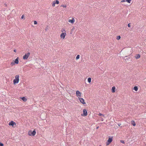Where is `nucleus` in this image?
<instances>
[{
  "label": "nucleus",
  "mask_w": 146,
  "mask_h": 146,
  "mask_svg": "<svg viewBox=\"0 0 146 146\" xmlns=\"http://www.w3.org/2000/svg\"><path fill=\"white\" fill-rule=\"evenodd\" d=\"M19 81V75H17L15 76V78L13 80V83L15 85L18 83Z\"/></svg>",
  "instance_id": "1"
},
{
  "label": "nucleus",
  "mask_w": 146,
  "mask_h": 146,
  "mask_svg": "<svg viewBox=\"0 0 146 146\" xmlns=\"http://www.w3.org/2000/svg\"><path fill=\"white\" fill-rule=\"evenodd\" d=\"M36 134V132L35 130L33 131L30 130L28 132V135L29 136H34Z\"/></svg>",
  "instance_id": "2"
},
{
  "label": "nucleus",
  "mask_w": 146,
  "mask_h": 146,
  "mask_svg": "<svg viewBox=\"0 0 146 146\" xmlns=\"http://www.w3.org/2000/svg\"><path fill=\"white\" fill-rule=\"evenodd\" d=\"M30 55V52H28L26 53L25 55L23 56V59L24 60H27Z\"/></svg>",
  "instance_id": "3"
},
{
  "label": "nucleus",
  "mask_w": 146,
  "mask_h": 146,
  "mask_svg": "<svg viewBox=\"0 0 146 146\" xmlns=\"http://www.w3.org/2000/svg\"><path fill=\"white\" fill-rule=\"evenodd\" d=\"M76 96L78 97V99L79 98H81L82 96V93L79 90H77L76 91Z\"/></svg>",
  "instance_id": "4"
},
{
  "label": "nucleus",
  "mask_w": 146,
  "mask_h": 146,
  "mask_svg": "<svg viewBox=\"0 0 146 146\" xmlns=\"http://www.w3.org/2000/svg\"><path fill=\"white\" fill-rule=\"evenodd\" d=\"M9 125L12 126L13 127H15L16 126V123L13 121H11L9 123Z\"/></svg>",
  "instance_id": "5"
},
{
  "label": "nucleus",
  "mask_w": 146,
  "mask_h": 146,
  "mask_svg": "<svg viewBox=\"0 0 146 146\" xmlns=\"http://www.w3.org/2000/svg\"><path fill=\"white\" fill-rule=\"evenodd\" d=\"M59 1L58 0H56L53 1L51 3L52 6L54 7L55 6V4H58L59 3Z\"/></svg>",
  "instance_id": "6"
},
{
  "label": "nucleus",
  "mask_w": 146,
  "mask_h": 146,
  "mask_svg": "<svg viewBox=\"0 0 146 146\" xmlns=\"http://www.w3.org/2000/svg\"><path fill=\"white\" fill-rule=\"evenodd\" d=\"M88 115L87 111L85 109H84L83 110V113L81 114V116H86Z\"/></svg>",
  "instance_id": "7"
},
{
  "label": "nucleus",
  "mask_w": 146,
  "mask_h": 146,
  "mask_svg": "<svg viewBox=\"0 0 146 146\" xmlns=\"http://www.w3.org/2000/svg\"><path fill=\"white\" fill-rule=\"evenodd\" d=\"M113 137H110L108 139V140L107 142L106 143V144L107 145H109L110 144L112 141Z\"/></svg>",
  "instance_id": "8"
},
{
  "label": "nucleus",
  "mask_w": 146,
  "mask_h": 146,
  "mask_svg": "<svg viewBox=\"0 0 146 146\" xmlns=\"http://www.w3.org/2000/svg\"><path fill=\"white\" fill-rule=\"evenodd\" d=\"M66 35V33H62L60 35V37L61 39H64L65 36Z\"/></svg>",
  "instance_id": "9"
},
{
  "label": "nucleus",
  "mask_w": 146,
  "mask_h": 146,
  "mask_svg": "<svg viewBox=\"0 0 146 146\" xmlns=\"http://www.w3.org/2000/svg\"><path fill=\"white\" fill-rule=\"evenodd\" d=\"M68 22L72 24H74L75 22V19L74 18L72 17L71 19H69L68 20Z\"/></svg>",
  "instance_id": "10"
},
{
  "label": "nucleus",
  "mask_w": 146,
  "mask_h": 146,
  "mask_svg": "<svg viewBox=\"0 0 146 146\" xmlns=\"http://www.w3.org/2000/svg\"><path fill=\"white\" fill-rule=\"evenodd\" d=\"M78 100H79L80 102L83 104H86V102H85V100L83 98H79Z\"/></svg>",
  "instance_id": "11"
},
{
  "label": "nucleus",
  "mask_w": 146,
  "mask_h": 146,
  "mask_svg": "<svg viewBox=\"0 0 146 146\" xmlns=\"http://www.w3.org/2000/svg\"><path fill=\"white\" fill-rule=\"evenodd\" d=\"M19 58L18 57L16 58L15 60H13V61L14 62L15 64H18L19 62Z\"/></svg>",
  "instance_id": "12"
},
{
  "label": "nucleus",
  "mask_w": 146,
  "mask_h": 146,
  "mask_svg": "<svg viewBox=\"0 0 146 146\" xmlns=\"http://www.w3.org/2000/svg\"><path fill=\"white\" fill-rule=\"evenodd\" d=\"M131 1V0H122L121 1V2L123 3L125 2V1L127 2V3H130Z\"/></svg>",
  "instance_id": "13"
},
{
  "label": "nucleus",
  "mask_w": 146,
  "mask_h": 146,
  "mask_svg": "<svg viewBox=\"0 0 146 146\" xmlns=\"http://www.w3.org/2000/svg\"><path fill=\"white\" fill-rule=\"evenodd\" d=\"M141 56L139 54H137L135 56V57L136 59H138Z\"/></svg>",
  "instance_id": "14"
},
{
  "label": "nucleus",
  "mask_w": 146,
  "mask_h": 146,
  "mask_svg": "<svg viewBox=\"0 0 146 146\" xmlns=\"http://www.w3.org/2000/svg\"><path fill=\"white\" fill-rule=\"evenodd\" d=\"M115 86H113L111 88V92L112 93H114L115 92Z\"/></svg>",
  "instance_id": "15"
},
{
  "label": "nucleus",
  "mask_w": 146,
  "mask_h": 146,
  "mask_svg": "<svg viewBox=\"0 0 146 146\" xmlns=\"http://www.w3.org/2000/svg\"><path fill=\"white\" fill-rule=\"evenodd\" d=\"M21 99L24 102H26L27 100V99L25 97H23L21 98Z\"/></svg>",
  "instance_id": "16"
},
{
  "label": "nucleus",
  "mask_w": 146,
  "mask_h": 146,
  "mask_svg": "<svg viewBox=\"0 0 146 146\" xmlns=\"http://www.w3.org/2000/svg\"><path fill=\"white\" fill-rule=\"evenodd\" d=\"M131 124L134 126H135L136 125V123L134 120H132L131 121Z\"/></svg>",
  "instance_id": "17"
},
{
  "label": "nucleus",
  "mask_w": 146,
  "mask_h": 146,
  "mask_svg": "<svg viewBox=\"0 0 146 146\" xmlns=\"http://www.w3.org/2000/svg\"><path fill=\"white\" fill-rule=\"evenodd\" d=\"M61 32L62 33H66V31L64 28H62L61 30Z\"/></svg>",
  "instance_id": "18"
},
{
  "label": "nucleus",
  "mask_w": 146,
  "mask_h": 146,
  "mask_svg": "<svg viewBox=\"0 0 146 146\" xmlns=\"http://www.w3.org/2000/svg\"><path fill=\"white\" fill-rule=\"evenodd\" d=\"M133 90H134L135 91H137L138 90V88L137 86H135L133 88Z\"/></svg>",
  "instance_id": "19"
},
{
  "label": "nucleus",
  "mask_w": 146,
  "mask_h": 146,
  "mask_svg": "<svg viewBox=\"0 0 146 146\" xmlns=\"http://www.w3.org/2000/svg\"><path fill=\"white\" fill-rule=\"evenodd\" d=\"M15 62H14V61H13L11 63V64H10V65H11V66H13L15 64Z\"/></svg>",
  "instance_id": "20"
},
{
  "label": "nucleus",
  "mask_w": 146,
  "mask_h": 146,
  "mask_svg": "<svg viewBox=\"0 0 146 146\" xmlns=\"http://www.w3.org/2000/svg\"><path fill=\"white\" fill-rule=\"evenodd\" d=\"M88 81L89 83H90L91 82V78H88Z\"/></svg>",
  "instance_id": "21"
},
{
  "label": "nucleus",
  "mask_w": 146,
  "mask_h": 146,
  "mask_svg": "<svg viewBox=\"0 0 146 146\" xmlns=\"http://www.w3.org/2000/svg\"><path fill=\"white\" fill-rule=\"evenodd\" d=\"M121 38V37L120 36H118L116 37V38L117 40H119Z\"/></svg>",
  "instance_id": "22"
},
{
  "label": "nucleus",
  "mask_w": 146,
  "mask_h": 146,
  "mask_svg": "<svg viewBox=\"0 0 146 146\" xmlns=\"http://www.w3.org/2000/svg\"><path fill=\"white\" fill-rule=\"evenodd\" d=\"M80 56L79 55H78L76 57V60H77L80 58Z\"/></svg>",
  "instance_id": "23"
},
{
  "label": "nucleus",
  "mask_w": 146,
  "mask_h": 146,
  "mask_svg": "<svg viewBox=\"0 0 146 146\" xmlns=\"http://www.w3.org/2000/svg\"><path fill=\"white\" fill-rule=\"evenodd\" d=\"M60 6L63 7L64 8H66L67 7V6L66 5H62Z\"/></svg>",
  "instance_id": "24"
},
{
  "label": "nucleus",
  "mask_w": 146,
  "mask_h": 146,
  "mask_svg": "<svg viewBox=\"0 0 146 146\" xmlns=\"http://www.w3.org/2000/svg\"><path fill=\"white\" fill-rule=\"evenodd\" d=\"M98 115H100V116L102 115V116H103L104 117V116H104V115H103V114H102V113H99L98 114Z\"/></svg>",
  "instance_id": "25"
},
{
  "label": "nucleus",
  "mask_w": 146,
  "mask_h": 146,
  "mask_svg": "<svg viewBox=\"0 0 146 146\" xmlns=\"http://www.w3.org/2000/svg\"><path fill=\"white\" fill-rule=\"evenodd\" d=\"M24 17H25V15H23L22 16H21V19H24Z\"/></svg>",
  "instance_id": "26"
},
{
  "label": "nucleus",
  "mask_w": 146,
  "mask_h": 146,
  "mask_svg": "<svg viewBox=\"0 0 146 146\" xmlns=\"http://www.w3.org/2000/svg\"><path fill=\"white\" fill-rule=\"evenodd\" d=\"M34 24L35 25H36L37 24V22L36 21H34Z\"/></svg>",
  "instance_id": "27"
},
{
  "label": "nucleus",
  "mask_w": 146,
  "mask_h": 146,
  "mask_svg": "<svg viewBox=\"0 0 146 146\" xmlns=\"http://www.w3.org/2000/svg\"><path fill=\"white\" fill-rule=\"evenodd\" d=\"M120 142L123 143L124 144L125 143L124 141L123 140H121Z\"/></svg>",
  "instance_id": "28"
},
{
  "label": "nucleus",
  "mask_w": 146,
  "mask_h": 146,
  "mask_svg": "<svg viewBox=\"0 0 146 146\" xmlns=\"http://www.w3.org/2000/svg\"><path fill=\"white\" fill-rule=\"evenodd\" d=\"M3 146V144L1 143H0V146Z\"/></svg>",
  "instance_id": "29"
},
{
  "label": "nucleus",
  "mask_w": 146,
  "mask_h": 146,
  "mask_svg": "<svg viewBox=\"0 0 146 146\" xmlns=\"http://www.w3.org/2000/svg\"><path fill=\"white\" fill-rule=\"evenodd\" d=\"M128 26L129 27H131L130 23H129L128 24Z\"/></svg>",
  "instance_id": "30"
},
{
  "label": "nucleus",
  "mask_w": 146,
  "mask_h": 146,
  "mask_svg": "<svg viewBox=\"0 0 146 146\" xmlns=\"http://www.w3.org/2000/svg\"><path fill=\"white\" fill-rule=\"evenodd\" d=\"M101 118V120L102 121H103L104 120V119L102 117H100Z\"/></svg>",
  "instance_id": "31"
},
{
  "label": "nucleus",
  "mask_w": 146,
  "mask_h": 146,
  "mask_svg": "<svg viewBox=\"0 0 146 146\" xmlns=\"http://www.w3.org/2000/svg\"><path fill=\"white\" fill-rule=\"evenodd\" d=\"M121 123H119L118 124V126H120L121 125Z\"/></svg>",
  "instance_id": "32"
},
{
  "label": "nucleus",
  "mask_w": 146,
  "mask_h": 146,
  "mask_svg": "<svg viewBox=\"0 0 146 146\" xmlns=\"http://www.w3.org/2000/svg\"><path fill=\"white\" fill-rule=\"evenodd\" d=\"M14 52H16V50H14Z\"/></svg>",
  "instance_id": "33"
},
{
  "label": "nucleus",
  "mask_w": 146,
  "mask_h": 146,
  "mask_svg": "<svg viewBox=\"0 0 146 146\" xmlns=\"http://www.w3.org/2000/svg\"><path fill=\"white\" fill-rule=\"evenodd\" d=\"M98 128H99V127H97L96 129H98Z\"/></svg>",
  "instance_id": "34"
},
{
  "label": "nucleus",
  "mask_w": 146,
  "mask_h": 146,
  "mask_svg": "<svg viewBox=\"0 0 146 146\" xmlns=\"http://www.w3.org/2000/svg\"><path fill=\"white\" fill-rule=\"evenodd\" d=\"M100 146H102L101 145H100Z\"/></svg>",
  "instance_id": "35"
}]
</instances>
